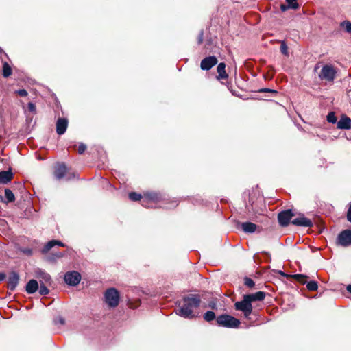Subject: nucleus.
<instances>
[{
  "label": "nucleus",
  "instance_id": "nucleus-1",
  "mask_svg": "<svg viewBox=\"0 0 351 351\" xmlns=\"http://www.w3.org/2000/svg\"><path fill=\"white\" fill-rule=\"evenodd\" d=\"M201 300L198 295L190 294L184 296L182 302L178 304L176 314L184 318L193 319L196 317L194 310L199 306Z\"/></svg>",
  "mask_w": 351,
  "mask_h": 351
},
{
  "label": "nucleus",
  "instance_id": "nucleus-2",
  "mask_svg": "<svg viewBox=\"0 0 351 351\" xmlns=\"http://www.w3.org/2000/svg\"><path fill=\"white\" fill-rule=\"evenodd\" d=\"M119 291L114 287L107 289L104 293L103 302L109 308H116L120 302Z\"/></svg>",
  "mask_w": 351,
  "mask_h": 351
},
{
  "label": "nucleus",
  "instance_id": "nucleus-3",
  "mask_svg": "<svg viewBox=\"0 0 351 351\" xmlns=\"http://www.w3.org/2000/svg\"><path fill=\"white\" fill-rule=\"evenodd\" d=\"M216 322L219 326L228 328H237L241 324L239 319L227 314L218 316L216 319Z\"/></svg>",
  "mask_w": 351,
  "mask_h": 351
},
{
  "label": "nucleus",
  "instance_id": "nucleus-4",
  "mask_svg": "<svg viewBox=\"0 0 351 351\" xmlns=\"http://www.w3.org/2000/svg\"><path fill=\"white\" fill-rule=\"evenodd\" d=\"M163 199V195L160 193L154 191L146 192L142 198V206L145 208H149L152 206V203H158Z\"/></svg>",
  "mask_w": 351,
  "mask_h": 351
},
{
  "label": "nucleus",
  "instance_id": "nucleus-5",
  "mask_svg": "<svg viewBox=\"0 0 351 351\" xmlns=\"http://www.w3.org/2000/svg\"><path fill=\"white\" fill-rule=\"evenodd\" d=\"M337 71L331 64H325L322 68L318 77L322 81L332 82L335 79Z\"/></svg>",
  "mask_w": 351,
  "mask_h": 351
},
{
  "label": "nucleus",
  "instance_id": "nucleus-6",
  "mask_svg": "<svg viewBox=\"0 0 351 351\" xmlns=\"http://www.w3.org/2000/svg\"><path fill=\"white\" fill-rule=\"evenodd\" d=\"M234 308L237 311H240L243 313L245 318L248 319L252 313V305L251 302L245 295L241 301L237 302L234 304Z\"/></svg>",
  "mask_w": 351,
  "mask_h": 351
},
{
  "label": "nucleus",
  "instance_id": "nucleus-7",
  "mask_svg": "<svg viewBox=\"0 0 351 351\" xmlns=\"http://www.w3.org/2000/svg\"><path fill=\"white\" fill-rule=\"evenodd\" d=\"M81 274L76 271H70L65 273L64 280L70 286H76L81 280Z\"/></svg>",
  "mask_w": 351,
  "mask_h": 351
},
{
  "label": "nucleus",
  "instance_id": "nucleus-8",
  "mask_svg": "<svg viewBox=\"0 0 351 351\" xmlns=\"http://www.w3.org/2000/svg\"><path fill=\"white\" fill-rule=\"evenodd\" d=\"M337 243L343 247H348L351 245V230H345L341 231L337 238Z\"/></svg>",
  "mask_w": 351,
  "mask_h": 351
},
{
  "label": "nucleus",
  "instance_id": "nucleus-9",
  "mask_svg": "<svg viewBox=\"0 0 351 351\" xmlns=\"http://www.w3.org/2000/svg\"><path fill=\"white\" fill-rule=\"evenodd\" d=\"M295 215L292 210L288 209L280 212L278 215V220L279 224L282 227H286L289 225L291 219Z\"/></svg>",
  "mask_w": 351,
  "mask_h": 351
},
{
  "label": "nucleus",
  "instance_id": "nucleus-10",
  "mask_svg": "<svg viewBox=\"0 0 351 351\" xmlns=\"http://www.w3.org/2000/svg\"><path fill=\"white\" fill-rule=\"evenodd\" d=\"M20 276L16 271H11L8 278V289L14 291L19 283Z\"/></svg>",
  "mask_w": 351,
  "mask_h": 351
},
{
  "label": "nucleus",
  "instance_id": "nucleus-11",
  "mask_svg": "<svg viewBox=\"0 0 351 351\" xmlns=\"http://www.w3.org/2000/svg\"><path fill=\"white\" fill-rule=\"evenodd\" d=\"M217 63L215 56H211L204 58L200 63V67L204 71H208Z\"/></svg>",
  "mask_w": 351,
  "mask_h": 351
},
{
  "label": "nucleus",
  "instance_id": "nucleus-12",
  "mask_svg": "<svg viewBox=\"0 0 351 351\" xmlns=\"http://www.w3.org/2000/svg\"><path fill=\"white\" fill-rule=\"evenodd\" d=\"M292 224L297 226H302V227H311L313 226V221L308 219L304 217V215H300L298 217L295 218L292 221Z\"/></svg>",
  "mask_w": 351,
  "mask_h": 351
},
{
  "label": "nucleus",
  "instance_id": "nucleus-13",
  "mask_svg": "<svg viewBox=\"0 0 351 351\" xmlns=\"http://www.w3.org/2000/svg\"><path fill=\"white\" fill-rule=\"evenodd\" d=\"M67 172V167L64 163H58L55 167L53 175L57 180L63 178Z\"/></svg>",
  "mask_w": 351,
  "mask_h": 351
},
{
  "label": "nucleus",
  "instance_id": "nucleus-14",
  "mask_svg": "<svg viewBox=\"0 0 351 351\" xmlns=\"http://www.w3.org/2000/svg\"><path fill=\"white\" fill-rule=\"evenodd\" d=\"M68 128V120L65 118H58L56 121V132L58 135L64 134Z\"/></svg>",
  "mask_w": 351,
  "mask_h": 351
},
{
  "label": "nucleus",
  "instance_id": "nucleus-15",
  "mask_svg": "<svg viewBox=\"0 0 351 351\" xmlns=\"http://www.w3.org/2000/svg\"><path fill=\"white\" fill-rule=\"evenodd\" d=\"M14 174L10 168L8 171H0V184H7L12 181Z\"/></svg>",
  "mask_w": 351,
  "mask_h": 351
},
{
  "label": "nucleus",
  "instance_id": "nucleus-16",
  "mask_svg": "<svg viewBox=\"0 0 351 351\" xmlns=\"http://www.w3.org/2000/svg\"><path fill=\"white\" fill-rule=\"evenodd\" d=\"M337 128L341 130L351 129V119L348 117L343 115L340 120L337 121Z\"/></svg>",
  "mask_w": 351,
  "mask_h": 351
},
{
  "label": "nucleus",
  "instance_id": "nucleus-17",
  "mask_svg": "<svg viewBox=\"0 0 351 351\" xmlns=\"http://www.w3.org/2000/svg\"><path fill=\"white\" fill-rule=\"evenodd\" d=\"M55 245H59V246H61V247H64L65 244L64 243H62V241H60L51 240V241L47 242L44 245V247L41 250L42 254H47Z\"/></svg>",
  "mask_w": 351,
  "mask_h": 351
},
{
  "label": "nucleus",
  "instance_id": "nucleus-18",
  "mask_svg": "<svg viewBox=\"0 0 351 351\" xmlns=\"http://www.w3.org/2000/svg\"><path fill=\"white\" fill-rule=\"evenodd\" d=\"M39 285L37 280H30L25 286V291L29 294H33L38 290Z\"/></svg>",
  "mask_w": 351,
  "mask_h": 351
},
{
  "label": "nucleus",
  "instance_id": "nucleus-19",
  "mask_svg": "<svg viewBox=\"0 0 351 351\" xmlns=\"http://www.w3.org/2000/svg\"><path fill=\"white\" fill-rule=\"evenodd\" d=\"M0 201L1 202L8 204L15 201V196L13 192L10 189H5V197L0 196Z\"/></svg>",
  "mask_w": 351,
  "mask_h": 351
},
{
  "label": "nucleus",
  "instance_id": "nucleus-20",
  "mask_svg": "<svg viewBox=\"0 0 351 351\" xmlns=\"http://www.w3.org/2000/svg\"><path fill=\"white\" fill-rule=\"evenodd\" d=\"M38 278L40 279V284L41 283V281L43 282L44 285H51L52 282L51 277V276L43 271H40L38 274Z\"/></svg>",
  "mask_w": 351,
  "mask_h": 351
},
{
  "label": "nucleus",
  "instance_id": "nucleus-21",
  "mask_svg": "<svg viewBox=\"0 0 351 351\" xmlns=\"http://www.w3.org/2000/svg\"><path fill=\"white\" fill-rule=\"evenodd\" d=\"M247 298L250 300L251 303L254 301H262L265 298V293L263 291H258L255 293L245 295Z\"/></svg>",
  "mask_w": 351,
  "mask_h": 351
},
{
  "label": "nucleus",
  "instance_id": "nucleus-22",
  "mask_svg": "<svg viewBox=\"0 0 351 351\" xmlns=\"http://www.w3.org/2000/svg\"><path fill=\"white\" fill-rule=\"evenodd\" d=\"M69 148L71 149L73 151L76 152L78 154H83L87 149V146L85 143H79L71 145Z\"/></svg>",
  "mask_w": 351,
  "mask_h": 351
},
{
  "label": "nucleus",
  "instance_id": "nucleus-23",
  "mask_svg": "<svg viewBox=\"0 0 351 351\" xmlns=\"http://www.w3.org/2000/svg\"><path fill=\"white\" fill-rule=\"evenodd\" d=\"M241 228L243 232L246 233L254 232L256 230V225L251 222H244L241 224Z\"/></svg>",
  "mask_w": 351,
  "mask_h": 351
},
{
  "label": "nucleus",
  "instance_id": "nucleus-24",
  "mask_svg": "<svg viewBox=\"0 0 351 351\" xmlns=\"http://www.w3.org/2000/svg\"><path fill=\"white\" fill-rule=\"evenodd\" d=\"M218 79H226L228 77V75L226 72V64L223 62H221L218 64L217 68Z\"/></svg>",
  "mask_w": 351,
  "mask_h": 351
},
{
  "label": "nucleus",
  "instance_id": "nucleus-25",
  "mask_svg": "<svg viewBox=\"0 0 351 351\" xmlns=\"http://www.w3.org/2000/svg\"><path fill=\"white\" fill-rule=\"evenodd\" d=\"M12 74V69L7 62H3L2 75L3 77H8Z\"/></svg>",
  "mask_w": 351,
  "mask_h": 351
},
{
  "label": "nucleus",
  "instance_id": "nucleus-26",
  "mask_svg": "<svg viewBox=\"0 0 351 351\" xmlns=\"http://www.w3.org/2000/svg\"><path fill=\"white\" fill-rule=\"evenodd\" d=\"M203 317H204V320L206 322H211V321L217 319L215 313L213 311H206L204 314Z\"/></svg>",
  "mask_w": 351,
  "mask_h": 351
},
{
  "label": "nucleus",
  "instance_id": "nucleus-27",
  "mask_svg": "<svg viewBox=\"0 0 351 351\" xmlns=\"http://www.w3.org/2000/svg\"><path fill=\"white\" fill-rule=\"evenodd\" d=\"M39 293L41 295H48L49 293V290L47 288V285H44L43 282L41 281V283L40 284V287L38 288Z\"/></svg>",
  "mask_w": 351,
  "mask_h": 351
},
{
  "label": "nucleus",
  "instance_id": "nucleus-28",
  "mask_svg": "<svg viewBox=\"0 0 351 351\" xmlns=\"http://www.w3.org/2000/svg\"><path fill=\"white\" fill-rule=\"evenodd\" d=\"M129 198L132 201H135L136 202V201L141 200L142 202L143 196H141V195L139 194V193H135V192H132V193H129Z\"/></svg>",
  "mask_w": 351,
  "mask_h": 351
},
{
  "label": "nucleus",
  "instance_id": "nucleus-29",
  "mask_svg": "<svg viewBox=\"0 0 351 351\" xmlns=\"http://www.w3.org/2000/svg\"><path fill=\"white\" fill-rule=\"evenodd\" d=\"M341 27L345 29V31L351 34V22L349 21H343L341 23Z\"/></svg>",
  "mask_w": 351,
  "mask_h": 351
},
{
  "label": "nucleus",
  "instance_id": "nucleus-30",
  "mask_svg": "<svg viewBox=\"0 0 351 351\" xmlns=\"http://www.w3.org/2000/svg\"><path fill=\"white\" fill-rule=\"evenodd\" d=\"M306 288L309 291H316L318 289V285L316 281L312 280L306 283Z\"/></svg>",
  "mask_w": 351,
  "mask_h": 351
},
{
  "label": "nucleus",
  "instance_id": "nucleus-31",
  "mask_svg": "<svg viewBox=\"0 0 351 351\" xmlns=\"http://www.w3.org/2000/svg\"><path fill=\"white\" fill-rule=\"evenodd\" d=\"M326 119L328 122L331 123H335L337 121V119L334 112H329L326 117Z\"/></svg>",
  "mask_w": 351,
  "mask_h": 351
},
{
  "label": "nucleus",
  "instance_id": "nucleus-32",
  "mask_svg": "<svg viewBox=\"0 0 351 351\" xmlns=\"http://www.w3.org/2000/svg\"><path fill=\"white\" fill-rule=\"evenodd\" d=\"M286 2L291 9L296 10L299 7L297 0H286Z\"/></svg>",
  "mask_w": 351,
  "mask_h": 351
},
{
  "label": "nucleus",
  "instance_id": "nucleus-33",
  "mask_svg": "<svg viewBox=\"0 0 351 351\" xmlns=\"http://www.w3.org/2000/svg\"><path fill=\"white\" fill-rule=\"evenodd\" d=\"M307 276L303 274H295L293 276V278L295 280L300 281V282L305 284L306 282L304 280Z\"/></svg>",
  "mask_w": 351,
  "mask_h": 351
},
{
  "label": "nucleus",
  "instance_id": "nucleus-34",
  "mask_svg": "<svg viewBox=\"0 0 351 351\" xmlns=\"http://www.w3.org/2000/svg\"><path fill=\"white\" fill-rule=\"evenodd\" d=\"M244 284L247 287L252 288L254 286V282L250 278H245Z\"/></svg>",
  "mask_w": 351,
  "mask_h": 351
},
{
  "label": "nucleus",
  "instance_id": "nucleus-35",
  "mask_svg": "<svg viewBox=\"0 0 351 351\" xmlns=\"http://www.w3.org/2000/svg\"><path fill=\"white\" fill-rule=\"evenodd\" d=\"M54 324H60V325H64L65 324V319L64 317H61V316H59L57 318H56L54 320Z\"/></svg>",
  "mask_w": 351,
  "mask_h": 351
},
{
  "label": "nucleus",
  "instance_id": "nucleus-36",
  "mask_svg": "<svg viewBox=\"0 0 351 351\" xmlns=\"http://www.w3.org/2000/svg\"><path fill=\"white\" fill-rule=\"evenodd\" d=\"M280 51L284 55H288V48L285 43H282L280 45Z\"/></svg>",
  "mask_w": 351,
  "mask_h": 351
},
{
  "label": "nucleus",
  "instance_id": "nucleus-37",
  "mask_svg": "<svg viewBox=\"0 0 351 351\" xmlns=\"http://www.w3.org/2000/svg\"><path fill=\"white\" fill-rule=\"evenodd\" d=\"M27 108L28 110L31 112H36V106L32 102H29L27 104Z\"/></svg>",
  "mask_w": 351,
  "mask_h": 351
},
{
  "label": "nucleus",
  "instance_id": "nucleus-38",
  "mask_svg": "<svg viewBox=\"0 0 351 351\" xmlns=\"http://www.w3.org/2000/svg\"><path fill=\"white\" fill-rule=\"evenodd\" d=\"M16 93L21 97H25L27 95V92L25 89H20L16 91Z\"/></svg>",
  "mask_w": 351,
  "mask_h": 351
},
{
  "label": "nucleus",
  "instance_id": "nucleus-39",
  "mask_svg": "<svg viewBox=\"0 0 351 351\" xmlns=\"http://www.w3.org/2000/svg\"><path fill=\"white\" fill-rule=\"evenodd\" d=\"M47 260L49 261V262H51V263H54L56 261L57 258H56V256L53 255V254L48 256L47 257Z\"/></svg>",
  "mask_w": 351,
  "mask_h": 351
},
{
  "label": "nucleus",
  "instance_id": "nucleus-40",
  "mask_svg": "<svg viewBox=\"0 0 351 351\" xmlns=\"http://www.w3.org/2000/svg\"><path fill=\"white\" fill-rule=\"evenodd\" d=\"M203 36H204V32H203V30H202V31H200L199 36H198V39H197L198 44H201L203 42Z\"/></svg>",
  "mask_w": 351,
  "mask_h": 351
},
{
  "label": "nucleus",
  "instance_id": "nucleus-41",
  "mask_svg": "<svg viewBox=\"0 0 351 351\" xmlns=\"http://www.w3.org/2000/svg\"><path fill=\"white\" fill-rule=\"evenodd\" d=\"M347 219L348 221L351 222V203L347 212Z\"/></svg>",
  "mask_w": 351,
  "mask_h": 351
},
{
  "label": "nucleus",
  "instance_id": "nucleus-42",
  "mask_svg": "<svg viewBox=\"0 0 351 351\" xmlns=\"http://www.w3.org/2000/svg\"><path fill=\"white\" fill-rule=\"evenodd\" d=\"M261 93H265V92H269V93H276V90L269 89V88H262L259 90Z\"/></svg>",
  "mask_w": 351,
  "mask_h": 351
},
{
  "label": "nucleus",
  "instance_id": "nucleus-43",
  "mask_svg": "<svg viewBox=\"0 0 351 351\" xmlns=\"http://www.w3.org/2000/svg\"><path fill=\"white\" fill-rule=\"evenodd\" d=\"M208 306L211 308L212 309H216L217 308V304L215 302H210L208 304Z\"/></svg>",
  "mask_w": 351,
  "mask_h": 351
},
{
  "label": "nucleus",
  "instance_id": "nucleus-44",
  "mask_svg": "<svg viewBox=\"0 0 351 351\" xmlns=\"http://www.w3.org/2000/svg\"><path fill=\"white\" fill-rule=\"evenodd\" d=\"M53 255L56 256V258L58 259V258H62L64 256V253H62V252H58V253H55L53 254Z\"/></svg>",
  "mask_w": 351,
  "mask_h": 351
},
{
  "label": "nucleus",
  "instance_id": "nucleus-45",
  "mask_svg": "<svg viewBox=\"0 0 351 351\" xmlns=\"http://www.w3.org/2000/svg\"><path fill=\"white\" fill-rule=\"evenodd\" d=\"M287 9H291L289 7H288V5L282 4L280 5V10L282 11H286Z\"/></svg>",
  "mask_w": 351,
  "mask_h": 351
},
{
  "label": "nucleus",
  "instance_id": "nucleus-46",
  "mask_svg": "<svg viewBox=\"0 0 351 351\" xmlns=\"http://www.w3.org/2000/svg\"><path fill=\"white\" fill-rule=\"evenodd\" d=\"M6 278V275L5 273H0V282L4 280Z\"/></svg>",
  "mask_w": 351,
  "mask_h": 351
},
{
  "label": "nucleus",
  "instance_id": "nucleus-47",
  "mask_svg": "<svg viewBox=\"0 0 351 351\" xmlns=\"http://www.w3.org/2000/svg\"><path fill=\"white\" fill-rule=\"evenodd\" d=\"M347 291L351 293V285L347 286Z\"/></svg>",
  "mask_w": 351,
  "mask_h": 351
},
{
  "label": "nucleus",
  "instance_id": "nucleus-48",
  "mask_svg": "<svg viewBox=\"0 0 351 351\" xmlns=\"http://www.w3.org/2000/svg\"><path fill=\"white\" fill-rule=\"evenodd\" d=\"M278 273L282 275V276H287V275L282 271H279Z\"/></svg>",
  "mask_w": 351,
  "mask_h": 351
},
{
  "label": "nucleus",
  "instance_id": "nucleus-49",
  "mask_svg": "<svg viewBox=\"0 0 351 351\" xmlns=\"http://www.w3.org/2000/svg\"><path fill=\"white\" fill-rule=\"evenodd\" d=\"M26 253H27V254H29V255H31V254H32V250H29V249H28V250H27Z\"/></svg>",
  "mask_w": 351,
  "mask_h": 351
},
{
  "label": "nucleus",
  "instance_id": "nucleus-50",
  "mask_svg": "<svg viewBox=\"0 0 351 351\" xmlns=\"http://www.w3.org/2000/svg\"><path fill=\"white\" fill-rule=\"evenodd\" d=\"M3 53V49H1V47H0V54Z\"/></svg>",
  "mask_w": 351,
  "mask_h": 351
},
{
  "label": "nucleus",
  "instance_id": "nucleus-51",
  "mask_svg": "<svg viewBox=\"0 0 351 351\" xmlns=\"http://www.w3.org/2000/svg\"><path fill=\"white\" fill-rule=\"evenodd\" d=\"M178 206V204H173V206H174V207H175V206Z\"/></svg>",
  "mask_w": 351,
  "mask_h": 351
}]
</instances>
